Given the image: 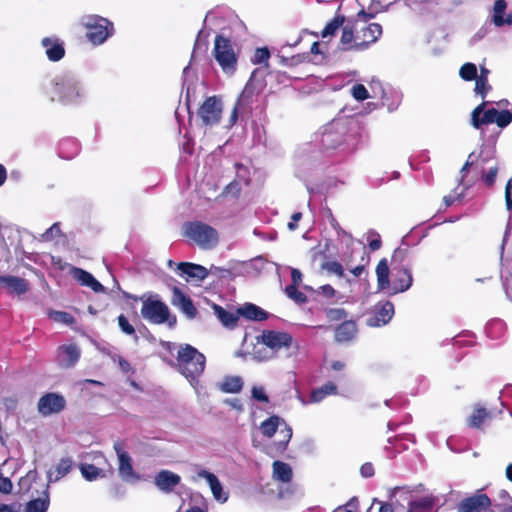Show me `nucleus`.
<instances>
[{"mask_svg": "<svg viewBox=\"0 0 512 512\" xmlns=\"http://www.w3.org/2000/svg\"><path fill=\"white\" fill-rule=\"evenodd\" d=\"M51 99L63 105H81L88 99L85 84L73 74H60L51 80Z\"/></svg>", "mask_w": 512, "mask_h": 512, "instance_id": "obj_1", "label": "nucleus"}, {"mask_svg": "<svg viewBox=\"0 0 512 512\" xmlns=\"http://www.w3.org/2000/svg\"><path fill=\"white\" fill-rule=\"evenodd\" d=\"M375 272L379 291H387L394 295L407 291L413 284L412 272L405 266L393 267L392 281H390V269L386 258L378 262Z\"/></svg>", "mask_w": 512, "mask_h": 512, "instance_id": "obj_2", "label": "nucleus"}, {"mask_svg": "<svg viewBox=\"0 0 512 512\" xmlns=\"http://www.w3.org/2000/svg\"><path fill=\"white\" fill-rule=\"evenodd\" d=\"M327 166L328 161L315 147H302L296 154L295 175L306 183L309 191L308 181L321 176Z\"/></svg>", "mask_w": 512, "mask_h": 512, "instance_id": "obj_3", "label": "nucleus"}, {"mask_svg": "<svg viewBox=\"0 0 512 512\" xmlns=\"http://www.w3.org/2000/svg\"><path fill=\"white\" fill-rule=\"evenodd\" d=\"M320 143L327 152L337 151L350 153L356 150L355 139L348 133V127L344 121H332L324 126L320 134Z\"/></svg>", "mask_w": 512, "mask_h": 512, "instance_id": "obj_4", "label": "nucleus"}, {"mask_svg": "<svg viewBox=\"0 0 512 512\" xmlns=\"http://www.w3.org/2000/svg\"><path fill=\"white\" fill-rule=\"evenodd\" d=\"M206 365V357L190 344L178 346L176 356L177 370L192 384L198 383Z\"/></svg>", "mask_w": 512, "mask_h": 512, "instance_id": "obj_5", "label": "nucleus"}, {"mask_svg": "<svg viewBox=\"0 0 512 512\" xmlns=\"http://www.w3.org/2000/svg\"><path fill=\"white\" fill-rule=\"evenodd\" d=\"M281 425H283V428L279 430V441L274 442L267 447V454H269L271 457H276L286 450L288 443L292 438V428L277 415H273L267 418L260 425L261 433L268 438L274 436Z\"/></svg>", "mask_w": 512, "mask_h": 512, "instance_id": "obj_6", "label": "nucleus"}, {"mask_svg": "<svg viewBox=\"0 0 512 512\" xmlns=\"http://www.w3.org/2000/svg\"><path fill=\"white\" fill-rule=\"evenodd\" d=\"M487 102H482L471 113V124L482 130L484 125L497 124L500 128L507 127L512 122V113L508 110L499 111L493 107L486 108Z\"/></svg>", "mask_w": 512, "mask_h": 512, "instance_id": "obj_7", "label": "nucleus"}, {"mask_svg": "<svg viewBox=\"0 0 512 512\" xmlns=\"http://www.w3.org/2000/svg\"><path fill=\"white\" fill-rule=\"evenodd\" d=\"M183 228L184 235L204 250H211L218 244L219 234L217 230L206 223L200 221L187 222Z\"/></svg>", "mask_w": 512, "mask_h": 512, "instance_id": "obj_8", "label": "nucleus"}, {"mask_svg": "<svg viewBox=\"0 0 512 512\" xmlns=\"http://www.w3.org/2000/svg\"><path fill=\"white\" fill-rule=\"evenodd\" d=\"M141 315L152 324L167 323L170 328L174 327L177 322L176 316L170 314L169 307L158 299L157 295L143 300Z\"/></svg>", "mask_w": 512, "mask_h": 512, "instance_id": "obj_9", "label": "nucleus"}, {"mask_svg": "<svg viewBox=\"0 0 512 512\" xmlns=\"http://www.w3.org/2000/svg\"><path fill=\"white\" fill-rule=\"evenodd\" d=\"M81 24L86 28V37L94 45L103 44L113 32V24L98 15H85Z\"/></svg>", "mask_w": 512, "mask_h": 512, "instance_id": "obj_10", "label": "nucleus"}, {"mask_svg": "<svg viewBox=\"0 0 512 512\" xmlns=\"http://www.w3.org/2000/svg\"><path fill=\"white\" fill-rule=\"evenodd\" d=\"M213 55L224 73L233 74L235 72L237 55L234 51L232 42L228 38L222 35L216 36Z\"/></svg>", "mask_w": 512, "mask_h": 512, "instance_id": "obj_11", "label": "nucleus"}, {"mask_svg": "<svg viewBox=\"0 0 512 512\" xmlns=\"http://www.w3.org/2000/svg\"><path fill=\"white\" fill-rule=\"evenodd\" d=\"M223 104L218 96L208 97L198 109V116L205 126L217 125L222 117Z\"/></svg>", "mask_w": 512, "mask_h": 512, "instance_id": "obj_12", "label": "nucleus"}, {"mask_svg": "<svg viewBox=\"0 0 512 512\" xmlns=\"http://www.w3.org/2000/svg\"><path fill=\"white\" fill-rule=\"evenodd\" d=\"M441 506L439 495L429 493L422 496H411L406 512H438Z\"/></svg>", "mask_w": 512, "mask_h": 512, "instance_id": "obj_13", "label": "nucleus"}, {"mask_svg": "<svg viewBox=\"0 0 512 512\" xmlns=\"http://www.w3.org/2000/svg\"><path fill=\"white\" fill-rule=\"evenodd\" d=\"M113 448L118 458L119 476L127 482L131 480H139L140 476L135 473L132 466V459L124 450V444L121 441H116Z\"/></svg>", "mask_w": 512, "mask_h": 512, "instance_id": "obj_14", "label": "nucleus"}, {"mask_svg": "<svg viewBox=\"0 0 512 512\" xmlns=\"http://www.w3.org/2000/svg\"><path fill=\"white\" fill-rule=\"evenodd\" d=\"M490 498L481 492L463 499L457 506V512H492Z\"/></svg>", "mask_w": 512, "mask_h": 512, "instance_id": "obj_15", "label": "nucleus"}, {"mask_svg": "<svg viewBox=\"0 0 512 512\" xmlns=\"http://www.w3.org/2000/svg\"><path fill=\"white\" fill-rule=\"evenodd\" d=\"M261 343L273 353L283 347H290L293 341L292 336L286 332L267 330L260 336Z\"/></svg>", "mask_w": 512, "mask_h": 512, "instance_id": "obj_16", "label": "nucleus"}, {"mask_svg": "<svg viewBox=\"0 0 512 512\" xmlns=\"http://www.w3.org/2000/svg\"><path fill=\"white\" fill-rule=\"evenodd\" d=\"M394 315V305L390 301L379 302L375 305L374 312L366 320L370 327H381L390 322Z\"/></svg>", "mask_w": 512, "mask_h": 512, "instance_id": "obj_17", "label": "nucleus"}, {"mask_svg": "<svg viewBox=\"0 0 512 512\" xmlns=\"http://www.w3.org/2000/svg\"><path fill=\"white\" fill-rule=\"evenodd\" d=\"M66 405L63 396L57 393H47L39 399L38 411L43 416L61 412Z\"/></svg>", "mask_w": 512, "mask_h": 512, "instance_id": "obj_18", "label": "nucleus"}, {"mask_svg": "<svg viewBox=\"0 0 512 512\" xmlns=\"http://www.w3.org/2000/svg\"><path fill=\"white\" fill-rule=\"evenodd\" d=\"M81 356V351L76 344L59 346L56 354V361L62 368H72L76 365Z\"/></svg>", "mask_w": 512, "mask_h": 512, "instance_id": "obj_19", "label": "nucleus"}, {"mask_svg": "<svg viewBox=\"0 0 512 512\" xmlns=\"http://www.w3.org/2000/svg\"><path fill=\"white\" fill-rule=\"evenodd\" d=\"M172 304L177 307L188 319H194L197 315V310L192 300L186 296L180 288H173V296L171 299Z\"/></svg>", "mask_w": 512, "mask_h": 512, "instance_id": "obj_20", "label": "nucleus"}, {"mask_svg": "<svg viewBox=\"0 0 512 512\" xmlns=\"http://www.w3.org/2000/svg\"><path fill=\"white\" fill-rule=\"evenodd\" d=\"M70 274L80 285L88 287L96 293H103L105 291V287L90 272L78 267H72Z\"/></svg>", "mask_w": 512, "mask_h": 512, "instance_id": "obj_21", "label": "nucleus"}, {"mask_svg": "<svg viewBox=\"0 0 512 512\" xmlns=\"http://www.w3.org/2000/svg\"><path fill=\"white\" fill-rule=\"evenodd\" d=\"M199 478H203L207 481L213 497L216 501L220 503H225L228 500V493L223 490V487L219 481V479L213 473L207 470H200L197 473Z\"/></svg>", "mask_w": 512, "mask_h": 512, "instance_id": "obj_22", "label": "nucleus"}, {"mask_svg": "<svg viewBox=\"0 0 512 512\" xmlns=\"http://www.w3.org/2000/svg\"><path fill=\"white\" fill-rule=\"evenodd\" d=\"M361 33L362 40L354 43L356 50L366 49L370 44L376 42L382 34V27L378 23H371L362 29Z\"/></svg>", "mask_w": 512, "mask_h": 512, "instance_id": "obj_23", "label": "nucleus"}, {"mask_svg": "<svg viewBox=\"0 0 512 512\" xmlns=\"http://www.w3.org/2000/svg\"><path fill=\"white\" fill-rule=\"evenodd\" d=\"M506 9L507 2L505 0L495 1L491 15V22L498 28L504 25H512V13H506Z\"/></svg>", "mask_w": 512, "mask_h": 512, "instance_id": "obj_24", "label": "nucleus"}, {"mask_svg": "<svg viewBox=\"0 0 512 512\" xmlns=\"http://www.w3.org/2000/svg\"><path fill=\"white\" fill-rule=\"evenodd\" d=\"M178 272L181 277L186 280L194 279L197 281L204 280L208 276V271L205 267L189 262H182L178 265Z\"/></svg>", "mask_w": 512, "mask_h": 512, "instance_id": "obj_25", "label": "nucleus"}, {"mask_svg": "<svg viewBox=\"0 0 512 512\" xmlns=\"http://www.w3.org/2000/svg\"><path fill=\"white\" fill-rule=\"evenodd\" d=\"M42 46L45 48V53L50 61H59L65 55L63 43L57 37L43 38Z\"/></svg>", "mask_w": 512, "mask_h": 512, "instance_id": "obj_26", "label": "nucleus"}, {"mask_svg": "<svg viewBox=\"0 0 512 512\" xmlns=\"http://www.w3.org/2000/svg\"><path fill=\"white\" fill-rule=\"evenodd\" d=\"M180 476L169 471L162 470L155 476V485L164 492H171L179 483Z\"/></svg>", "mask_w": 512, "mask_h": 512, "instance_id": "obj_27", "label": "nucleus"}, {"mask_svg": "<svg viewBox=\"0 0 512 512\" xmlns=\"http://www.w3.org/2000/svg\"><path fill=\"white\" fill-rule=\"evenodd\" d=\"M74 465L72 458L65 457L56 464L54 472H48V482H57L70 473Z\"/></svg>", "mask_w": 512, "mask_h": 512, "instance_id": "obj_28", "label": "nucleus"}, {"mask_svg": "<svg viewBox=\"0 0 512 512\" xmlns=\"http://www.w3.org/2000/svg\"><path fill=\"white\" fill-rule=\"evenodd\" d=\"M357 333L356 323L352 320L344 321L335 329V340L344 343L352 340Z\"/></svg>", "mask_w": 512, "mask_h": 512, "instance_id": "obj_29", "label": "nucleus"}, {"mask_svg": "<svg viewBox=\"0 0 512 512\" xmlns=\"http://www.w3.org/2000/svg\"><path fill=\"white\" fill-rule=\"evenodd\" d=\"M238 314L252 321H263L268 318V313L265 310L252 303H246L239 307Z\"/></svg>", "mask_w": 512, "mask_h": 512, "instance_id": "obj_30", "label": "nucleus"}, {"mask_svg": "<svg viewBox=\"0 0 512 512\" xmlns=\"http://www.w3.org/2000/svg\"><path fill=\"white\" fill-rule=\"evenodd\" d=\"M0 283L18 295L26 293L29 289L27 281L16 276H0Z\"/></svg>", "mask_w": 512, "mask_h": 512, "instance_id": "obj_31", "label": "nucleus"}, {"mask_svg": "<svg viewBox=\"0 0 512 512\" xmlns=\"http://www.w3.org/2000/svg\"><path fill=\"white\" fill-rule=\"evenodd\" d=\"M50 504L48 486L43 491L42 496L30 500L25 505V512H47Z\"/></svg>", "mask_w": 512, "mask_h": 512, "instance_id": "obj_32", "label": "nucleus"}, {"mask_svg": "<svg viewBox=\"0 0 512 512\" xmlns=\"http://www.w3.org/2000/svg\"><path fill=\"white\" fill-rule=\"evenodd\" d=\"M213 308L218 319L225 327L232 328L236 325L237 321L239 320L240 315L238 314V311L236 313L229 312L225 310L223 307L216 304L213 306Z\"/></svg>", "mask_w": 512, "mask_h": 512, "instance_id": "obj_33", "label": "nucleus"}, {"mask_svg": "<svg viewBox=\"0 0 512 512\" xmlns=\"http://www.w3.org/2000/svg\"><path fill=\"white\" fill-rule=\"evenodd\" d=\"M292 476V469L287 463L281 461H275L273 463V477L276 480L288 483L291 481Z\"/></svg>", "mask_w": 512, "mask_h": 512, "instance_id": "obj_34", "label": "nucleus"}, {"mask_svg": "<svg viewBox=\"0 0 512 512\" xmlns=\"http://www.w3.org/2000/svg\"><path fill=\"white\" fill-rule=\"evenodd\" d=\"M381 98L382 105L387 107L389 112H393L399 107L402 101V94L398 91L385 92L383 90Z\"/></svg>", "mask_w": 512, "mask_h": 512, "instance_id": "obj_35", "label": "nucleus"}, {"mask_svg": "<svg viewBox=\"0 0 512 512\" xmlns=\"http://www.w3.org/2000/svg\"><path fill=\"white\" fill-rule=\"evenodd\" d=\"M243 380L239 376L226 377L220 384V389L226 393H238L242 390Z\"/></svg>", "mask_w": 512, "mask_h": 512, "instance_id": "obj_36", "label": "nucleus"}, {"mask_svg": "<svg viewBox=\"0 0 512 512\" xmlns=\"http://www.w3.org/2000/svg\"><path fill=\"white\" fill-rule=\"evenodd\" d=\"M79 469L83 478L87 481H94L98 478L105 477V472L93 464L82 463Z\"/></svg>", "mask_w": 512, "mask_h": 512, "instance_id": "obj_37", "label": "nucleus"}, {"mask_svg": "<svg viewBox=\"0 0 512 512\" xmlns=\"http://www.w3.org/2000/svg\"><path fill=\"white\" fill-rule=\"evenodd\" d=\"M345 21V17L343 15H336L327 25L324 27L322 31V37L326 38L328 36H332L336 33V31L343 26Z\"/></svg>", "mask_w": 512, "mask_h": 512, "instance_id": "obj_38", "label": "nucleus"}, {"mask_svg": "<svg viewBox=\"0 0 512 512\" xmlns=\"http://www.w3.org/2000/svg\"><path fill=\"white\" fill-rule=\"evenodd\" d=\"M254 93V88L252 86L250 79L249 82L245 85L241 94L239 95L236 103H238V105L243 106L244 109L248 108L249 105L251 104Z\"/></svg>", "mask_w": 512, "mask_h": 512, "instance_id": "obj_39", "label": "nucleus"}, {"mask_svg": "<svg viewBox=\"0 0 512 512\" xmlns=\"http://www.w3.org/2000/svg\"><path fill=\"white\" fill-rule=\"evenodd\" d=\"M286 296L297 304H304L307 302V296L298 290V286L288 285L285 288Z\"/></svg>", "mask_w": 512, "mask_h": 512, "instance_id": "obj_40", "label": "nucleus"}, {"mask_svg": "<svg viewBox=\"0 0 512 512\" xmlns=\"http://www.w3.org/2000/svg\"><path fill=\"white\" fill-rule=\"evenodd\" d=\"M354 40V31L353 27L349 26L348 24L343 27L342 35L340 39V43L342 45V48L344 50H348L351 48H354V45H352V42Z\"/></svg>", "mask_w": 512, "mask_h": 512, "instance_id": "obj_41", "label": "nucleus"}, {"mask_svg": "<svg viewBox=\"0 0 512 512\" xmlns=\"http://www.w3.org/2000/svg\"><path fill=\"white\" fill-rule=\"evenodd\" d=\"M460 77L465 81H472L477 78V67L473 63H465L459 70Z\"/></svg>", "mask_w": 512, "mask_h": 512, "instance_id": "obj_42", "label": "nucleus"}, {"mask_svg": "<svg viewBox=\"0 0 512 512\" xmlns=\"http://www.w3.org/2000/svg\"><path fill=\"white\" fill-rule=\"evenodd\" d=\"M488 417V412L484 408H478L470 416L468 424L470 427L479 428L485 419Z\"/></svg>", "mask_w": 512, "mask_h": 512, "instance_id": "obj_43", "label": "nucleus"}, {"mask_svg": "<svg viewBox=\"0 0 512 512\" xmlns=\"http://www.w3.org/2000/svg\"><path fill=\"white\" fill-rule=\"evenodd\" d=\"M322 269L326 270L327 272L331 274H335L338 277H346V274L344 272V268L341 263L337 261H328L324 262L322 264Z\"/></svg>", "mask_w": 512, "mask_h": 512, "instance_id": "obj_44", "label": "nucleus"}, {"mask_svg": "<svg viewBox=\"0 0 512 512\" xmlns=\"http://www.w3.org/2000/svg\"><path fill=\"white\" fill-rule=\"evenodd\" d=\"M118 325L123 333L133 336L135 342L138 341V336L133 325L129 323L128 319L123 314L118 316Z\"/></svg>", "mask_w": 512, "mask_h": 512, "instance_id": "obj_45", "label": "nucleus"}, {"mask_svg": "<svg viewBox=\"0 0 512 512\" xmlns=\"http://www.w3.org/2000/svg\"><path fill=\"white\" fill-rule=\"evenodd\" d=\"M475 80L476 83L474 91L484 99L487 93L491 90V86L488 84V79H485V77H477Z\"/></svg>", "mask_w": 512, "mask_h": 512, "instance_id": "obj_46", "label": "nucleus"}, {"mask_svg": "<svg viewBox=\"0 0 512 512\" xmlns=\"http://www.w3.org/2000/svg\"><path fill=\"white\" fill-rule=\"evenodd\" d=\"M351 94L357 101H364L369 98L366 87L362 84H356L351 88Z\"/></svg>", "mask_w": 512, "mask_h": 512, "instance_id": "obj_47", "label": "nucleus"}, {"mask_svg": "<svg viewBox=\"0 0 512 512\" xmlns=\"http://www.w3.org/2000/svg\"><path fill=\"white\" fill-rule=\"evenodd\" d=\"M326 317L330 321H340L347 317V312L343 308H330L326 310Z\"/></svg>", "mask_w": 512, "mask_h": 512, "instance_id": "obj_48", "label": "nucleus"}, {"mask_svg": "<svg viewBox=\"0 0 512 512\" xmlns=\"http://www.w3.org/2000/svg\"><path fill=\"white\" fill-rule=\"evenodd\" d=\"M61 236V230L60 225L58 222L54 223L50 228H48L43 234H42V240L43 241H51L57 237Z\"/></svg>", "mask_w": 512, "mask_h": 512, "instance_id": "obj_49", "label": "nucleus"}, {"mask_svg": "<svg viewBox=\"0 0 512 512\" xmlns=\"http://www.w3.org/2000/svg\"><path fill=\"white\" fill-rule=\"evenodd\" d=\"M270 57V52L267 48H257L254 56L252 58V62L254 64H262L266 63Z\"/></svg>", "mask_w": 512, "mask_h": 512, "instance_id": "obj_50", "label": "nucleus"}, {"mask_svg": "<svg viewBox=\"0 0 512 512\" xmlns=\"http://www.w3.org/2000/svg\"><path fill=\"white\" fill-rule=\"evenodd\" d=\"M251 393H252V398L257 401L265 402V403H267L269 401L268 396H267L263 386H253Z\"/></svg>", "mask_w": 512, "mask_h": 512, "instance_id": "obj_51", "label": "nucleus"}, {"mask_svg": "<svg viewBox=\"0 0 512 512\" xmlns=\"http://www.w3.org/2000/svg\"><path fill=\"white\" fill-rule=\"evenodd\" d=\"M53 318L56 320V321H59V322H62L64 324H67V325H70L74 322V318L71 314L67 313V312H62V311H56L53 313Z\"/></svg>", "mask_w": 512, "mask_h": 512, "instance_id": "obj_52", "label": "nucleus"}, {"mask_svg": "<svg viewBox=\"0 0 512 512\" xmlns=\"http://www.w3.org/2000/svg\"><path fill=\"white\" fill-rule=\"evenodd\" d=\"M337 238H338L339 242H340L342 245L346 246V248H348V249H349V248L353 245V243H354V239H353L352 235H351L349 232L345 231V230L341 231V232L337 235Z\"/></svg>", "mask_w": 512, "mask_h": 512, "instance_id": "obj_53", "label": "nucleus"}, {"mask_svg": "<svg viewBox=\"0 0 512 512\" xmlns=\"http://www.w3.org/2000/svg\"><path fill=\"white\" fill-rule=\"evenodd\" d=\"M498 169L496 166L490 167L488 172L483 175V181L486 185L491 186L495 182Z\"/></svg>", "mask_w": 512, "mask_h": 512, "instance_id": "obj_54", "label": "nucleus"}, {"mask_svg": "<svg viewBox=\"0 0 512 512\" xmlns=\"http://www.w3.org/2000/svg\"><path fill=\"white\" fill-rule=\"evenodd\" d=\"M325 397H327V395L324 393V390L322 389V387H320L311 392L310 402L318 403V402H321Z\"/></svg>", "mask_w": 512, "mask_h": 512, "instance_id": "obj_55", "label": "nucleus"}, {"mask_svg": "<svg viewBox=\"0 0 512 512\" xmlns=\"http://www.w3.org/2000/svg\"><path fill=\"white\" fill-rule=\"evenodd\" d=\"M246 109L243 108V106L241 105H238V103H235L234 107H233V110L230 114V117H229V125L230 126H233L237 120H238V114L240 112H244Z\"/></svg>", "mask_w": 512, "mask_h": 512, "instance_id": "obj_56", "label": "nucleus"}, {"mask_svg": "<svg viewBox=\"0 0 512 512\" xmlns=\"http://www.w3.org/2000/svg\"><path fill=\"white\" fill-rule=\"evenodd\" d=\"M12 482L7 477L0 476V492L4 494H9L12 491Z\"/></svg>", "mask_w": 512, "mask_h": 512, "instance_id": "obj_57", "label": "nucleus"}, {"mask_svg": "<svg viewBox=\"0 0 512 512\" xmlns=\"http://www.w3.org/2000/svg\"><path fill=\"white\" fill-rule=\"evenodd\" d=\"M317 292L327 298H332L336 295V290L329 284L320 286Z\"/></svg>", "mask_w": 512, "mask_h": 512, "instance_id": "obj_58", "label": "nucleus"}, {"mask_svg": "<svg viewBox=\"0 0 512 512\" xmlns=\"http://www.w3.org/2000/svg\"><path fill=\"white\" fill-rule=\"evenodd\" d=\"M253 355H254V358L257 359L258 361H267L274 357V353L272 351L271 352L265 351L263 353L261 349H256L254 351Z\"/></svg>", "mask_w": 512, "mask_h": 512, "instance_id": "obj_59", "label": "nucleus"}, {"mask_svg": "<svg viewBox=\"0 0 512 512\" xmlns=\"http://www.w3.org/2000/svg\"><path fill=\"white\" fill-rule=\"evenodd\" d=\"M360 473L364 478H369L374 475V467L371 463H364L360 468Z\"/></svg>", "mask_w": 512, "mask_h": 512, "instance_id": "obj_60", "label": "nucleus"}, {"mask_svg": "<svg viewBox=\"0 0 512 512\" xmlns=\"http://www.w3.org/2000/svg\"><path fill=\"white\" fill-rule=\"evenodd\" d=\"M291 271V280L292 283L290 285L299 286L302 282V273L299 269L296 268H290Z\"/></svg>", "mask_w": 512, "mask_h": 512, "instance_id": "obj_61", "label": "nucleus"}, {"mask_svg": "<svg viewBox=\"0 0 512 512\" xmlns=\"http://www.w3.org/2000/svg\"><path fill=\"white\" fill-rule=\"evenodd\" d=\"M0 512H20V504H4L0 503Z\"/></svg>", "mask_w": 512, "mask_h": 512, "instance_id": "obj_62", "label": "nucleus"}, {"mask_svg": "<svg viewBox=\"0 0 512 512\" xmlns=\"http://www.w3.org/2000/svg\"><path fill=\"white\" fill-rule=\"evenodd\" d=\"M113 359H114V360H116V359H117L118 364H119V367H120V369H121L124 373H128V372H130V371L132 370V367H131L130 363H129L127 360H125L123 357H121V356H115Z\"/></svg>", "mask_w": 512, "mask_h": 512, "instance_id": "obj_63", "label": "nucleus"}, {"mask_svg": "<svg viewBox=\"0 0 512 512\" xmlns=\"http://www.w3.org/2000/svg\"><path fill=\"white\" fill-rule=\"evenodd\" d=\"M301 218H302L301 212H296V213L292 214L291 221L287 225L288 229L291 231H294L297 228V224L301 220Z\"/></svg>", "mask_w": 512, "mask_h": 512, "instance_id": "obj_64", "label": "nucleus"}]
</instances>
